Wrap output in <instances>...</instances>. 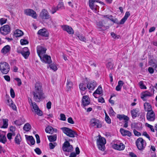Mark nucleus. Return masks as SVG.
<instances>
[{"label": "nucleus", "instance_id": "f257e3e1", "mask_svg": "<svg viewBox=\"0 0 157 157\" xmlns=\"http://www.w3.org/2000/svg\"><path fill=\"white\" fill-rule=\"evenodd\" d=\"M32 94L33 99L36 102H40V100L44 98L42 85L40 82H36L35 84L34 89Z\"/></svg>", "mask_w": 157, "mask_h": 157}, {"label": "nucleus", "instance_id": "f03ea898", "mask_svg": "<svg viewBox=\"0 0 157 157\" xmlns=\"http://www.w3.org/2000/svg\"><path fill=\"white\" fill-rule=\"evenodd\" d=\"M106 143L105 139L101 136H99L97 141V144L99 149L101 151H104L105 149V144Z\"/></svg>", "mask_w": 157, "mask_h": 157}, {"label": "nucleus", "instance_id": "7ed1b4c3", "mask_svg": "<svg viewBox=\"0 0 157 157\" xmlns=\"http://www.w3.org/2000/svg\"><path fill=\"white\" fill-rule=\"evenodd\" d=\"M10 70L9 64L6 62H2L0 63V70L3 74H7Z\"/></svg>", "mask_w": 157, "mask_h": 157}, {"label": "nucleus", "instance_id": "20e7f679", "mask_svg": "<svg viewBox=\"0 0 157 157\" xmlns=\"http://www.w3.org/2000/svg\"><path fill=\"white\" fill-rule=\"evenodd\" d=\"M112 148L118 151H123L125 147V145L121 141L117 140L114 142L112 145Z\"/></svg>", "mask_w": 157, "mask_h": 157}, {"label": "nucleus", "instance_id": "39448f33", "mask_svg": "<svg viewBox=\"0 0 157 157\" xmlns=\"http://www.w3.org/2000/svg\"><path fill=\"white\" fill-rule=\"evenodd\" d=\"M90 125L95 128H100L102 126V123L97 119L93 118L90 120Z\"/></svg>", "mask_w": 157, "mask_h": 157}, {"label": "nucleus", "instance_id": "423d86ee", "mask_svg": "<svg viewBox=\"0 0 157 157\" xmlns=\"http://www.w3.org/2000/svg\"><path fill=\"white\" fill-rule=\"evenodd\" d=\"M136 144L138 149L140 150L144 149L146 145L145 141L142 138H139L136 140Z\"/></svg>", "mask_w": 157, "mask_h": 157}, {"label": "nucleus", "instance_id": "0eeeda50", "mask_svg": "<svg viewBox=\"0 0 157 157\" xmlns=\"http://www.w3.org/2000/svg\"><path fill=\"white\" fill-rule=\"evenodd\" d=\"M99 0H89V6L90 8L93 10L95 13H97L99 7L95 4V2H99L101 4H103V2H99Z\"/></svg>", "mask_w": 157, "mask_h": 157}, {"label": "nucleus", "instance_id": "6e6552de", "mask_svg": "<svg viewBox=\"0 0 157 157\" xmlns=\"http://www.w3.org/2000/svg\"><path fill=\"white\" fill-rule=\"evenodd\" d=\"M30 106L33 112H34L39 116H41L42 115V112L38 106L36 104L35 102H32L30 104Z\"/></svg>", "mask_w": 157, "mask_h": 157}, {"label": "nucleus", "instance_id": "1a4fd4ad", "mask_svg": "<svg viewBox=\"0 0 157 157\" xmlns=\"http://www.w3.org/2000/svg\"><path fill=\"white\" fill-rule=\"evenodd\" d=\"M10 32V28L8 25H4L0 28V33L4 35L9 34Z\"/></svg>", "mask_w": 157, "mask_h": 157}, {"label": "nucleus", "instance_id": "9d476101", "mask_svg": "<svg viewBox=\"0 0 157 157\" xmlns=\"http://www.w3.org/2000/svg\"><path fill=\"white\" fill-rule=\"evenodd\" d=\"M154 92L145 91L141 94V98L144 101H145L147 98L152 96L154 94Z\"/></svg>", "mask_w": 157, "mask_h": 157}, {"label": "nucleus", "instance_id": "9b49d317", "mask_svg": "<svg viewBox=\"0 0 157 157\" xmlns=\"http://www.w3.org/2000/svg\"><path fill=\"white\" fill-rule=\"evenodd\" d=\"M39 17L43 20L49 19L51 17L48 11L44 9L42 10L40 12Z\"/></svg>", "mask_w": 157, "mask_h": 157}, {"label": "nucleus", "instance_id": "f8f14e48", "mask_svg": "<svg viewBox=\"0 0 157 157\" xmlns=\"http://www.w3.org/2000/svg\"><path fill=\"white\" fill-rule=\"evenodd\" d=\"M25 13L27 15L31 16L34 18H36L37 15L36 12L31 9H26L24 10Z\"/></svg>", "mask_w": 157, "mask_h": 157}, {"label": "nucleus", "instance_id": "ddd939ff", "mask_svg": "<svg viewBox=\"0 0 157 157\" xmlns=\"http://www.w3.org/2000/svg\"><path fill=\"white\" fill-rule=\"evenodd\" d=\"M46 49L41 46H38L37 47V52L39 57L44 55V54L46 52Z\"/></svg>", "mask_w": 157, "mask_h": 157}, {"label": "nucleus", "instance_id": "4468645a", "mask_svg": "<svg viewBox=\"0 0 157 157\" xmlns=\"http://www.w3.org/2000/svg\"><path fill=\"white\" fill-rule=\"evenodd\" d=\"M40 58L41 61L43 62L48 64H50L52 63L51 57L47 55H44Z\"/></svg>", "mask_w": 157, "mask_h": 157}, {"label": "nucleus", "instance_id": "2eb2a0df", "mask_svg": "<svg viewBox=\"0 0 157 157\" xmlns=\"http://www.w3.org/2000/svg\"><path fill=\"white\" fill-rule=\"evenodd\" d=\"M62 149L67 156L69 155V141L66 140L63 144Z\"/></svg>", "mask_w": 157, "mask_h": 157}, {"label": "nucleus", "instance_id": "dca6fc26", "mask_svg": "<svg viewBox=\"0 0 157 157\" xmlns=\"http://www.w3.org/2000/svg\"><path fill=\"white\" fill-rule=\"evenodd\" d=\"M147 118L149 121H153L155 119V115L153 111H148L147 114Z\"/></svg>", "mask_w": 157, "mask_h": 157}, {"label": "nucleus", "instance_id": "f3484780", "mask_svg": "<svg viewBox=\"0 0 157 157\" xmlns=\"http://www.w3.org/2000/svg\"><path fill=\"white\" fill-rule=\"evenodd\" d=\"M11 47L9 45H6L1 50V52L3 55H6L10 54Z\"/></svg>", "mask_w": 157, "mask_h": 157}, {"label": "nucleus", "instance_id": "a211bd4d", "mask_svg": "<svg viewBox=\"0 0 157 157\" xmlns=\"http://www.w3.org/2000/svg\"><path fill=\"white\" fill-rule=\"evenodd\" d=\"M97 85V84L96 82L94 81L88 83L87 85V87L90 90V91H92L94 90Z\"/></svg>", "mask_w": 157, "mask_h": 157}, {"label": "nucleus", "instance_id": "6ab92c4d", "mask_svg": "<svg viewBox=\"0 0 157 157\" xmlns=\"http://www.w3.org/2000/svg\"><path fill=\"white\" fill-rule=\"evenodd\" d=\"M6 134V132L4 131H0V142L4 144H5L7 141Z\"/></svg>", "mask_w": 157, "mask_h": 157}, {"label": "nucleus", "instance_id": "aec40b11", "mask_svg": "<svg viewBox=\"0 0 157 157\" xmlns=\"http://www.w3.org/2000/svg\"><path fill=\"white\" fill-rule=\"evenodd\" d=\"M82 104L84 106L88 105L90 102L89 97L87 95L84 96L82 99Z\"/></svg>", "mask_w": 157, "mask_h": 157}, {"label": "nucleus", "instance_id": "412c9836", "mask_svg": "<svg viewBox=\"0 0 157 157\" xmlns=\"http://www.w3.org/2000/svg\"><path fill=\"white\" fill-rule=\"evenodd\" d=\"M102 87L100 86H99L96 90L93 93V96L95 98H98V95H101L102 94Z\"/></svg>", "mask_w": 157, "mask_h": 157}, {"label": "nucleus", "instance_id": "4be33fe9", "mask_svg": "<svg viewBox=\"0 0 157 157\" xmlns=\"http://www.w3.org/2000/svg\"><path fill=\"white\" fill-rule=\"evenodd\" d=\"M38 34L39 35L44 36H48V33L45 29H40L38 32Z\"/></svg>", "mask_w": 157, "mask_h": 157}, {"label": "nucleus", "instance_id": "5701e85b", "mask_svg": "<svg viewBox=\"0 0 157 157\" xmlns=\"http://www.w3.org/2000/svg\"><path fill=\"white\" fill-rule=\"evenodd\" d=\"M28 50V48H25L21 52V53L22 55L26 59L28 57L30 54Z\"/></svg>", "mask_w": 157, "mask_h": 157}, {"label": "nucleus", "instance_id": "b1692460", "mask_svg": "<svg viewBox=\"0 0 157 157\" xmlns=\"http://www.w3.org/2000/svg\"><path fill=\"white\" fill-rule=\"evenodd\" d=\"M120 132L123 136H128L130 137L132 135L131 133L129 131L121 128L120 129Z\"/></svg>", "mask_w": 157, "mask_h": 157}, {"label": "nucleus", "instance_id": "393cba45", "mask_svg": "<svg viewBox=\"0 0 157 157\" xmlns=\"http://www.w3.org/2000/svg\"><path fill=\"white\" fill-rule=\"evenodd\" d=\"M15 143L17 145H19L21 144L22 141V139L19 134H17L14 138Z\"/></svg>", "mask_w": 157, "mask_h": 157}, {"label": "nucleus", "instance_id": "a878e982", "mask_svg": "<svg viewBox=\"0 0 157 157\" xmlns=\"http://www.w3.org/2000/svg\"><path fill=\"white\" fill-rule=\"evenodd\" d=\"M86 84L85 82H82L79 84V88L81 90V93L82 95L85 94L84 91L86 89Z\"/></svg>", "mask_w": 157, "mask_h": 157}, {"label": "nucleus", "instance_id": "bb28decb", "mask_svg": "<svg viewBox=\"0 0 157 157\" xmlns=\"http://www.w3.org/2000/svg\"><path fill=\"white\" fill-rule=\"evenodd\" d=\"M25 136L26 139L28 142V143L29 144L28 141H29L30 142L31 145H34L35 144V140L32 136H28L26 135H25Z\"/></svg>", "mask_w": 157, "mask_h": 157}, {"label": "nucleus", "instance_id": "cd10ccee", "mask_svg": "<svg viewBox=\"0 0 157 157\" xmlns=\"http://www.w3.org/2000/svg\"><path fill=\"white\" fill-rule=\"evenodd\" d=\"M144 109L146 111H152V107L151 105L148 102H145L144 104Z\"/></svg>", "mask_w": 157, "mask_h": 157}, {"label": "nucleus", "instance_id": "c85d7f7f", "mask_svg": "<svg viewBox=\"0 0 157 157\" xmlns=\"http://www.w3.org/2000/svg\"><path fill=\"white\" fill-rule=\"evenodd\" d=\"M138 112L139 109H134L131 110L132 116L133 118H135L137 116Z\"/></svg>", "mask_w": 157, "mask_h": 157}, {"label": "nucleus", "instance_id": "c756f323", "mask_svg": "<svg viewBox=\"0 0 157 157\" xmlns=\"http://www.w3.org/2000/svg\"><path fill=\"white\" fill-rule=\"evenodd\" d=\"M117 117L120 121L122 120H129V118L127 116H125L123 114H117Z\"/></svg>", "mask_w": 157, "mask_h": 157}, {"label": "nucleus", "instance_id": "7c9ffc66", "mask_svg": "<svg viewBox=\"0 0 157 157\" xmlns=\"http://www.w3.org/2000/svg\"><path fill=\"white\" fill-rule=\"evenodd\" d=\"M23 35V32L19 29L16 30L14 32V35L16 37H19Z\"/></svg>", "mask_w": 157, "mask_h": 157}, {"label": "nucleus", "instance_id": "2f4dec72", "mask_svg": "<svg viewBox=\"0 0 157 157\" xmlns=\"http://www.w3.org/2000/svg\"><path fill=\"white\" fill-rule=\"evenodd\" d=\"M78 136L77 133L75 131L69 129V137L74 138Z\"/></svg>", "mask_w": 157, "mask_h": 157}, {"label": "nucleus", "instance_id": "473e14b6", "mask_svg": "<svg viewBox=\"0 0 157 157\" xmlns=\"http://www.w3.org/2000/svg\"><path fill=\"white\" fill-rule=\"evenodd\" d=\"M146 82L143 81H140L138 83L140 88L141 89H146L147 88L146 86Z\"/></svg>", "mask_w": 157, "mask_h": 157}, {"label": "nucleus", "instance_id": "72a5a7b5", "mask_svg": "<svg viewBox=\"0 0 157 157\" xmlns=\"http://www.w3.org/2000/svg\"><path fill=\"white\" fill-rule=\"evenodd\" d=\"M48 139L50 142H53L56 141L57 139V136L56 134L53 135L47 136Z\"/></svg>", "mask_w": 157, "mask_h": 157}, {"label": "nucleus", "instance_id": "f704fd0d", "mask_svg": "<svg viewBox=\"0 0 157 157\" xmlns=\"http://www.w3.org/2000/svg\"><path fill=\"white\" fill-rule=\"evenodd\" d=\"M7 102V104L11 107L13 110H15L16 109V107L15 105L13 103V102L11 99H10V100H8Z\"/></svg>", "mask_w": 157, "mask_h": 157}, {"label": "nucleus", "instance_id": "c9c22d12", "mask_svg": "<svg viewBox=\"0 0 157 157\" xmlns=\"http://www.w3.org/2000/svg\"><path fill=\"white\" fill-rule=\"evenodd\" d=\"M76 153L75 152H71L69 157H76L77 155H78L80 153V150L79 148L77 147L75 148Z\"/></svg>", "mask_w": 157, "mask_h": 157}, {"label": "nucleus", "instance_id": "e433bc0d", "mask_svg": "<svg viewBox=\"0 0 157 157\" xmlns=\"http://www.w3.org/2000/svg\"><path fill=\"white\" fill-rule=\"evenodd\" d=\"M45 132L47 133L52 134L54 132L53 128L51 126H48L45 129Z\"/></svg>", "mask_w": 157, "mask_h": 157}, {"label": "nucleus", "instance_id": "4c0bfd02", "mask_svg": "<svg viewBox=\"0 0 157 157\" xmlns=\"http://www.w3.org/2000/svg\"><path fill=\"white\" fill-rule=\"evenodd\" d=\"M31 128L30 125L29 124L27 123L24 125L23 129L26 131H28L30 130Z\"/></svg>", "mask_w": 157, "mask_h": 157}, {"label": "nucleus", "instance_id": "58836bf2", "mask_svg": "<svg viewBox=\"0 0 157 157\" xmlns=\"http://www.w3.org/2000/svg\"><path fill=\"white\" fill-rule=\"evenodd\" d=\"M3 125L2 126V128H6L8 126V120L7 119H3Z\"/></svg>", "mask_w": 157, "mask_h": 157}, {"label": "nucleus", "instance_id": "ea45409f", "mask_svg": "<svg viewBox=\"0 0 157 157\" xmlns=\"http://www.w3.org/2000/svg\"><path fill=\"white\" fill-rule=\"evenodd\" d=\"M24 120V119H23ZM24 123V121L22 119H20L17 120H16L15 122V124L19 126L22 124Z\"/></svg>", "mask_w": 157, "mask_h": 157}, {"label": "nucleus", "instance_id": "a19ab883", "mask_svg": "<svg viewBox=\"0 0 157 157\" xmlns=\"http://www.w3.org/2000/svg\"><path fill=\"white\" fill-rule=\"evenodd\" d=\"M63 132L67 136H69V128L66 127H63L61 128Z\"/></svg>", "mask_w": 157, "mask_h": 157}, {"label": "nucleus", "instance_id": "79ce46f5", "mask_svg": "<svg viewBox=\"0 0 157 157\" xmlns=\"http://www.w3.org/2000/svg\"><path fill=\"white\" fill-rule=\"evenodd\" d=\"M77 37L81 41L85 42L86 39L82 34H78L77 35Z\"/></svg>", "mask_w": 157, "mask_h": 157}, {"label": "nucleus", "instance_id": "37998d69", "mask_svg": "<svg viewBox=\"0 0 157 157\" xmlns=\"http://www.w3.org/2000/svg\"><path fill=\"white\" fill-rule=\"evenodd\" d=\"M57 145V144L56 142L50 143L49 144L50 149H53Z\"/></svg>", "mask_w": 157, "mask_h": 157}, {"label": "nucleus", "instance_id": "c03bdc74", "mask_svg": "<svg viewBox=\"0 0 157 157\" xmlns=\"http://www.w3.org/2000/svg\"><path fill=\"white\" fill-rule=\"evenodd\" d=\"M105 120L108 124H110L111 123V120L108 114H106V116H105Z\"/></svg>", "mask_w": 157, "mask_h": 157}, {"label": "nucleus", "instance_id": "a18cd8bd", "mask_svg": "<svg viewBox=\"0 0 157 157\" xmlns=\"http://www.w3.org/2000/svg\"><path fill=\"white\" fill-rule=\"evenodd\" d=\"M7 21V19L2 18L0 19V24L1 25H2L6 23Z\"/></svg>", "mask_w": 157, "mask_h": 157}, {"label": "nucleus", "instance_id": "49530a36", "mask_svg": "<svg viewBox=\"0 0 157 157\" xmlns=\"http://www.w3.org/2000/svg\"><path fill=\"white\" fill-rule=\"evenodd\" d=\"M57 7L59 9H63L64 8L63 3V2H59L57 6Z\"/></svg>", "mask_w": 157, "mask_h": 157}, {"label": "nucleus", "instance_id": "de8ad7c7", "mask_svg": "<svg viewBox=\"0 0 157 157\" xmlns=\"http://www.w3.org/2000/svg\"><path fill=\"white\" fill-rule=\"evenodd\" d=\"M62 28L63 30L66 31L68 33H69V26L67 25H63L62 26Z\"/></svg>", "mask_w": 157, "mask_h": 157}, {"label": "nucleus", "instance_id": "09e8293b", "mask_svg": "<svg viewBox=\"0 0 157 157\" xmlns=\"http://www.w3.org/2000/svg\"><path fill=\"white\" fill-rule=\"evenodd\" d=\"M21 44V45H23L26 44L28 43V41L25 39H22L20 40Z\"/></svg>", "mask_w": 157, "mask_h": 157}, {"label": "nucleus", "instance_id": "8fccbe9b", "mask_svg": "<svg viewBox=\"0 0 157 157\" xmlns=\"http://www.w3.org/2000/svg\"><path fill=\"white\" fill-rule=\"evenodd\" d=\"M49 19L48 20V21L47 22V24L48 25L51 26H54V22L53 21H52V19L50 18H49Z\"/></svg>", "mask_w": 157, "mask_h": 157}, {"label": "nucleus", "instance_id": "3c124183", "mask_svg": "<svg viewBox=\"0 0 157 157\" xmlns=\"http://www.w3.org/2000/svg\"><path fill=\"white\" fill-rule=\"evenodd\" d=\"M111 35L112 37L115 39H118L120 37L119 35H116V34L113 33H111Z\"/></svg>", "mask_w": 157, "mask_h": 157}, {"label": "nucleus", "instance_id": "603ef678", "mask_svg": "<svg viewBox=\"0 0 157 157\" xmlns=\"http://www.w3.org/2000/svg\"><path fill=\"white\" fill-rule=\"evenodd\" d=\"M145 125L146 126L149 128L151 129V131L154 132V129L152 125L147 123L145 124Z\"/></svg>", "mask_w": 157, "mask_h": 157}, {"label": "nucleus", "instance_id": "864d4df0", "mask_svg": "<svg viewBox=\"0 0 157 157\" xmlns=\"http://www.w3.org/2000/svg\"><path fill=\"white\" fill-rule=\"evenodd\" d=\"M10 94L12 98H14L15 97V95L13 90L11 88L10 90Z\"/></svg>", "mask_w": 157, "mask_h": 157}, {"label": "nucleus", "instance_id": "5fc2aeb1", "mask_svg": "<svg viewBox=\"0 0 157 157\" xmlns=\"http://www.w3.org/2000/svg\"><path fill=\"white\" fill-rule=\"evenodd\" d=\"M49 67L51 69L55 71H56L57 70V67L54 64H52L50 65Z\"/></svg>", "mask_w": 157, "mask_h": 157}, {"label": "nucleus", "instance_id": "6e6d98bb", "mask_svg": "<svg viewBox=\"0 0 157 157\" xmlns=\"http://www.w3.org/2000/svg\"><path fill=\"white\" fill-rule=\"evenodd\" d=\"M34 151L38 155H40L41 154L42 152L40 149L39 148H36Z\"/></svg>", "mask_w": 157, "mask_h": 157}, {"label": "nucleus", "instance_id": "4d7b16f0", "mask_svg": "<svg viewBox=\"0 0 157 157\" xmlns=\"http://www.w3.org/2000/svg\"><path fill=\"white\" fill-rule=\"evenodd\" d=\"M109 113L112 116H115V112L114 111L112 107L110 108L109 109Z\"/></svg>", "mask_w": 157, "mask_h": 157}, {"label": "nucleus", "instance_id": "13d9d810", "mask_svg": "<svg viewBox=\"0 0 157 157\" xmlns=\"http://www.w3.org/2000/svg\"><path fill=\"white\" fill-rule=\"evenodd\" d=\"M74 140H70L69 139V151H72L73 149V147L72 145H70L71 142H73Z\"/></svg>", "mask_w": 157, "mask_h": 157}, {"label": "nucleus", "instance_id": "bf43d9fd", "mask_svg": "<svg viewBox=\"0 0 157 157\" xmlns=\"http://www.w3.org/2000/svg\"><path fill=\"white\" fill-rule=\"evenodd\" d=\"M15 79L17 82L18 83L17 85L19 86H20L22 83L21 79L19 78H15Z\"/></svg>", "mask_w": 157, "mask_h": 157}, {"label": "nucleus", "instance_id": "052dcab7", "mask_svg": "<svg viewBox=\"0 0 157 157\" xmlns=\"http://www.w3.org/2000/svg\"><path fill=\"white\" fill-rule=\"evenodd\" d=\"M60 120L62 121H65L66 120V117L65 115L63 114H60Z\"/></svg>", "mask_w": 157, "mask_h": 157}, {"label": "nucleus", "instance_id": "680f3d73", "mask_svg": "<svg viewBox=\"0 0 157 157\" xmlns=\"http://www.w3.org/2000/svg\"><path fill=\"white\" fill-rule=\"evenodd\" d=\"M103 17L104 18H106L107 19H109L112 21H113V19L112 18L113 16L111 15H104Z\"/></svg>", "mask_w": 157, "mask_h": 157}, {"label": "nucleus", "instance_id": "e2e57ef3", "mask_svg": "<svg viewBox=\"0 0 157 157\" xmlns=\"http://www.w3.org/2000/svg\"><path fill=\"white\" fill-rule=\"evenodd\" d=\"M98 102L101 103H103L105 102L104 99L102 97L99 98L98 99Z\"/></svg>", "mask_w": 157, "mask_h": 157}, {"label": "nucleus", "instance_id": "0e129e2a", "mask_svg": "<svg viewBox=\"0 0 157 157\" xmlns=\"http://www.w3.org/2000/svg\"><path fill=\"white\" fill-rule=\"evenodd\" d=\"M98 25V28H101V30H105V29L104 28V25L102 24H101L100 22H99L97 24Z\"/></svg>", "mask_w": 157, "mask_h": 157}, {"label": "nucleus", "instance_id": "69168bd1", "mask_svg": "<svg viewBox=\"0 0 157 157\" xmlns=\"http://www.w3.org/2000/svg\"><path fill=\"white\" fill-rule=\"evenodd\" d=\"M13 135V136L14 135L13 134H12L11 133H8L7 135L8 139L9 140H11L12 139V136Z\"/></svg>", "mask_w": 157, "mask_h": 157}, {"label": "nucleus", "instance_id": "338daca9", "mask_svg": "<svg viewBox=\"0 0 157 157\" xmlns=\"http://www.w3.org/2000/svg\"><path fill=\"white\" fill-rule=\"evenodd\" d=\"M35 137L36 140V143L37 144H39L40 143V137L39 136L38 134H36L35 135Z\"/></svg>", "mask_w": 157, "mask_h": 157}, {"label": "nucleus", "instance_id": "774afa93", "mask_svg": "<svg viewBox=\"0 0 157 157\" xmlns=\"http://www.w3.org/2000/svg\"><path fill=\"white\" fill-rule=\"evenodd\" d=\"M4 78L5 80L7 82H10V77L9 75H5Z\"/></svg>", "mask_w": 157, "mask_h": 157}]
</instances>
